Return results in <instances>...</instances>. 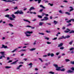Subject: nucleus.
<instances>
[{"instance_id":"1","label":"nucleus","mask_w":74,"mask_h":74,"mask_svg":"<svg viewBox=\"0 0 74 74\" xmlns=\"http://www.w3.org/2000/svg\"><path fill=\"white\" fill-rule=\"evenodd\" d=\"M53 65L56 68V70H57V71H59L60 70L61 71H65V69L64 68L62 69H60L61 68L63 67V66H62L61 67H58V66L57 64H54Z\"/></svg>"},{"instance_id":"2","label":"nucleus","mask_w":74,"mask_h":74,"mask_svg":"<svg viewBox=\"0 0 74 74\" xmlns=\"http://www.w3.org/2000/svg\"><path fill=\"white\" fill-rule=\"evenodd\" d=\"M32 33H33V31L30 32L27 31L25 32V34H26V36L27 37H29V36H31V35H28L27 34H32Z\"/></svg>"},{"instance_id":"3","label":"nucleus","mask_w":74,"mask_h":74,"mask_svg":"<svg viewBox=\"0 0 74 74\" xmlns=\"http://www.w3.org/2000/svg\"><path fill=\"white\" fill-rule=\"evenodd\" d=\"M5 17H7V18H9V19H10L11 21H15V19H13L11 17H10V15L9 14H7L5 16Z\"/></svg>"},{"instance_id":"4","label":"nucleus","mask_w":74,"mask_h":74,"mask_svg":"<svg viewBox=\"0 0 74 74\" xmlns=\"http://www.w3.org/2000/svg\"><path fill=\"white\" fill-rule=\"evenodd\" d=\"M49 18L48 17H47L45 16L44 18L42 19L41 20V21H47V20H48Z\"/></svg>"},{"instance_id":"5","label":"nucleus","mask_w":74,"mask_h":74,"mask_svg":"<svg viewBox=\"0 0 74 74\" xmlns=\"http://www.w3.org/2000/svg\"><path fill=\"white\" fill-rule=\"evenodd\" d=\"M1 1H5V2H12L13 1H18L17 0H12V1L11 0H1Z\"/></svg>"},{"instance_id":"6","label":"nucleus","mask_w":74,"mask_h":74,"mask_svg":"<svg viewBox=\"0 0 74 74\" xmlns=\"http://www.w3.org/2000/svg\"><path fill=\"white\" fill-rule=\"evenodd\" d=\"M1 48H5V49H6V48H7V46H5L4 45H2V47H1Z\"/></svg>"},{"instance_id":"7","label":"nucleus","mask_w":74,"mask_h":74,"mask_svg":"<svg viewBox=\"0 0 74 74\" xmlns=\"http://www.w3.org/2000/svg\"><path fill=\"white\" fill-rule=\"evenodd\" d=\"M22 66H23V65H19V66H18L17 67L16 69L19 70V69H20V68H21V67H22Z\"/></svg>"},{"instance_id":"8","label":"nucleus","mask_w":74,"mask_h":74,"mask_svg":"<svg viewBox=\"0 0 74 74\" xmlns=\"http://www.w3.org/2000/svg\"><path fill=\"white\" fill-rule=\"evenodd\" d=\"M18 61H19V60H16V61L12 63H11V64H16V63H17V62H18Z\"/></svg>"},{"instance_id":"9","label":"nucleus","mask_w":74,"mask_h":74,"mask_svg":"<svg viewBox=\"0 0 74 74\" xmlns=\"http://www.w3.org/2000/svg\"><path fill=\"white\" fill-rule=\"evenodd\" d=\"M62 45H63V43H61L58 45V47H62Z\"/></svg>"},{"instance_id":"10","label":"nucleus","mask_w":74,"mask_h":74,"mask_svg":"<svg viewBox=\"0 0 74 74\" xmlns=\"http://www.w3.org/2000/svg\"><path fill=\"white\" fill-rule=\"evenodd\" d=\"M66 72L68 73H74V71H71V70H68Z\"/></svg>"},{"instance_id":"11","label":"nucleus","mask_w":74,"mask_h":74,"mask_svg":"<svg viewBox=\"0 0 74 74\" xmlns=\"http://www.w3.org/2000/svg\"><path fill=\"white\" fill-rule=\"evenodd\" d=\"M18 13L19 14H23L24 13L22 10L18 11Z\"/></svg>"},{"instance_id":"12","label":"nucleus","mask_w":74,"mask_h":74,"mask_svg":"<svg viewBox=\"0 0 74 74\" xmlns=\"http://www.w3.org/2000/svg\"><path fill=\"white\" fill-rule=\"evenodd\" d=\"M66 30H66L64 31L65 33H69V32L70 31V29H66Z\"/></svg>"},{"instance_id":"13","label":"nucleus","mask_w":74,"mask_h":74,"mask_svg":"<svg viewBox=\"0 0 74 74\" xmlns=\"http://www.w3.org/2000/svg\"><path fill=\"white\" fill-rule=\"evenodd\" d=\"M43 24H44L43 22H40L39 23V26H42Z\"/></svg>"},{"instance_id":"14","label":"nucleus","mask_w":74,"mask_h":74,"mask_svg":"<svg viewBox=\"0 0 74 74\" xmlns=\"http://www.w3.org/2000/svg\"><path fill=\"white\" fill-rule=\"evenodd\" d=\"M63 38H64V39H66V37H64V36H62L60 38H59V39H63Z\"/></svg>"},{"instance_id":"15","label":"nucleus","mask_w":74,"mask_h":74,"mask_svg":"<svg viewBox=\"0 0 74 74\" xmlns=\"http://www.w3.org/2000/svg\"><path fill=\"white\" fill-rule=\"evenodd\" d=\"M35 8H34V7H31L30 8V9H29V11H32V10H35Z\"/></svg>"},{"instance_id":"16","label":"nucleus","mask_w":74,"mask_h":74,"mask_svg":"<svg viewBox=\"0 0 74 74\" xmlns=\"http://www.w3.org/2000/svg\"><path fill=\"white\" fill-rule=\"evenodd\" d=\"M70 8H71V9L69 11V12H71V11H73V10H74V9L73 8V7H70Z\"/></svg>"},{"instance_id":"17","label":"nucleus","mask_w":74,"mask_h":74,"mask_svg":"<svg viewBox=\"0 0 74 74\" xmlns=\"http://www.w3.org/2000/svg\"><path fill=\"white\" fill-rule=\"evenodd\" d=\"M11 16L13 18V19H15V18L16 17L14 15V14H12L11 15Z\"/></svg>"},{"instance_id":"18","label":"nucleus","mask_w":74,"mask_h":74,"mask_svg":"<svg viewBox=\"0 0 74 74\" xmlns=\"http://www.w3.org/2000/svg\"><path fill=\"white\" fill-rule=\"evenodd\" d=\"M40 7H41V8H43V9H45V7L43 6L42 5H40Z\"/></svg>"},{"instance_id":"19","label":"nucleus","mask_w":74,"mask_h":74,"mask_svg":"<svg viewBox=\"0 0 74 74\" xmlns=\"http://www.w3.org/2000/svg\"><path fill=\"white\" fill-rule=\"evenodd\" d=\"M28 66H30V67H32V65H33V64L32 63H30L29 64H28Z\"/></svg>"},{"instance_id":"20","label":"nucleus","mask_w":74,"mask_h":74,"mask_svg":"<svg viewBox=\"0 0 74 74\" xmlns=\"http://www.w3.org/2000/svg\"><path fill=\"white\" fill-rule=\"evenodd\" d=\"M53 23H54V25H56L57 23H58V21H54Z\"/></svg>"},{"instance_id":"21","label":"nucleus","mask_w":74,"mask_h":74,"mask_svg":"<svg viewBox=\"0 0 74 74\" xmlns=\"http://www.w3.org/2000/svg\"><path fill=\"white\" fill-rule=\"evenodd\" d=\"M23 21H25V22H28L29 23H30V21H28L27 20H26L24 19Z\"/></svg>"},{"instance_id":"22","label":"nucleus","mask_w":74,"mask_h":74,"mask_svg":"<svg viewBox=\"0 0 74 74\" xmlns=\"http://www.w3.org/2000/svg\"><path fill=\"white\" fill-rule=\"evenodd\" d=\"M65 14H68V15H71V14H70V13L67 12H65Z\"/></svg>"},{"instance_id":"23","label":"nucleus","mask_w":74,"mask_h":74,"mask_svg":"<svg viewBox=\"0 0 74 74\" xmlns=\"http://www.w3.org/2000/svg\"><path fill=\"white\" fill-rule=\"evenodd\" d=\"M18 48H16L13 51H11V52H15L16 50H17Z\"/></svg>"},{"instance_id":"24","label":"nucleus","mask_w":74,"mask_h":74,"mask_svg":"<svg viewBox=\"0 0 74 74\" xmlns=\"http://www.w3.org/2000/svg\"><path fill=\"white\" fill-rule=\"evenodd\" d=\"M69 33H70V34L74 33V31L73 30L71 31V32H69Z\"/></svg>"},{"instance_id":"25","label":"nucleus","mask_w":74,"mask_h":74,"mask_svg":"<svg viewBox=\"0 0 74 74\" xmlns=\"http://www.w3.org/2000/svg\"><path fill=\"white\" fill-rule=\"evenodd\" d=\"M36 48H32L31 49H30L29 50V51H34V50H35Z\"/></svg>"},{"instance_id":"26","label":"nucleus","mask_w":74,"mask_h":74,"mask_svg":"<svg viewBox=\"0 0 74 74\" xmlns=\"http://www.w3.org/2000/svg\"><path fill=\"white\" fill-rule=\"evenodd\" d=\"M11 68V66H6L5 67L6 69H10Z\"/></svg>"},{"instance_id":"27","label":"nucleus","mask_w":74,"mask_h":74,"mask_svg":"<svg viewBox=\"0 0 74 74\" xmlns=\"http://www.w3.org/2000/svg\"><path fill=\"white\" fill-rule=\"evenodd\" d=\"M38 17L39 18H42V16H40V15L38 16Z\"/></svg>"},{"instance_id":"28","label":"nucleus","mask_w":74,"mask_h":74,"mask_svg":"<svg viewBox=\"0 0 74 74\" xmlns=\"http://www.w3.org/2000/svg\"><path fill=\"white\" fill-rule=\"evenodd\" d=\"M9 25L10 26V27H13V26H14L11 23H9Z\"/></svg>"},{"instance_id":"29","label":"nucleus","mask_w":74,"mask_h":74,"mask_svg":"<svg viewBox=\"0 0 74 74\" xmlns=\"http://www.w3.org/2000/svg\"><path fill=\"white\" fill-rule=\"evenodd\" d=\"M49 74H55V73L52 71H50L49 73Z\"/></svg>"},{"instance_id":"30","label":"nucleus","mask_w":74,"mask_h":74,"mask_svg":"<svg viewBox=\"0 0 74 74\" xmlns=\"http://www.w3.org/2000/svg\"><path fill=\"white\" fill-rule=\"evenodd\" d=\"M70 36L69 35H67L65 36L66 38H70Z\"/></svg>"},{"instance_id":"31","label":"nucleus","mask_w":74,"mask_h":74,"mask_svg":"<svg viewBox=\"0 0 74 74\" xmlns=\"http://www.w3.org/2000/svg\"><path fill=\"white\" fill-rule=\"evenodd\" d=\"M19 14V10H18L17 12H14V14Z\"/></svg>"},{"instance_id":"32","label":"nucleus","mask_w":74,"mask_h":74,"mask_svg":"<svg viewBox=\"0 0 74 74\" xmlns=\"http://www.w3.org/2000/svg\"><path fill=\"white\" fill-rule=\"evenodd\" d=\"M44 37L45 38V39L47 40H49V38H47V37L46 36H44Z\"/></svg>"},{"instance_id":"33","label":"nucleus","mask_w":74,"mask_h":74,"mask_svg":"<svg viewBox=\"0 0 74 74\" xmlns=\"http://www.w3.org/2000/svg\"><path fill=\"white\" fill-rule=\"evenodd\" d=\"M0 53H1V55H4V52H0Z\"/></svg>"},{"instance_id":"34","label":"nucleus","mask_w":74,"mask_h":74,"mask_svg":"<svg viewBox=\"0 0 74 74\" xmlns=\"http://www.w3.org/2000/svg\"><path fill=\"white\" fill-rule=\"evenodd\" d=\"M50 56L51 57H53V56H54V54L53 53H51V54H50Z\"/></svg>"},{"instance_id":"35","label":"nucleus","mask_w":74,"mask_h":74,"mask_svg":"<svg viewBox=\"0 0 74 74\" xmlns=\"http://www.w3.org/2000/svg\"><path fill=\"white\" fill-rule=\"evenodd\" d=\"M65 60L66 62H69L70 61V60L69 59H66Z\"/></svg>"},{"instance_id":"36","label":"nucleus","mask_w":74,"mask_h":74,"mask_svg":"<svg viewBox=\"0 0 74 74\" xmlns=\"http://www.w3.org/2000/svg\"><path fill=\"white\" fill-rule=\"evenodd\" d=\"M71 24L69 23L68 24V25H67V27H69V26H71Z\"/></svg>"},{"instance_id":"37","label":"nucleus","mask_w":74,"mask_h":74,"mask_svg":"<svg viewBox=\"0 0 74 74\" xmlns=\"http://www.w3.org/2000/svg\"><path fill=\"white\" fill-rule=\"evenodd\" d=\"M39 34L41 35H44V34L42 33H39Z\"/></svg>"},{"instance_id":"38","label":"nucleus","mask_w":74,"mask_h":74,"mask_svg":"<svg viewBox=\"0 0 74 74\" xmlns=\"http://www.w3.org/2000/svg\"><path fill=\"white\" fill-rule=\"evenodd\" d=\"M38 59L41 61V62H43V61H42V59L41 58H39Z\"/></svg>"},{"instance_id":"39","label":"nucleus","mask_w":74,"mask_h":74,"mask_svg":"<svg viewBox=\"0 0 74 74\" xmlns=\"http://www.w3.org/2000/svg\"><path fill=\"white\" fill-rule=\"evenodd\" d=\"M71 64H74V61H71L70 62Z\"/></svg>"},{"instance_id":"40","label":"nucleus","mask_w":74,"mask_h":74,"mask_svg":"<svg viewBox=\"0 0 74 74\" xmlns=\"http://www.w3.org/2000/svg\"><path fill=\"white\" fill-rule=\"evenodd\" d=\"M64 49V47H61L60 48V49H62L63 50Z\"/></svg>"},{"instance_id":"41","label":"nucleus","mask_w":74,"mask_h":74,"mask_svg":"<svg viewBox=\"0 0 74 74\" xmlns=\"http://www.w3.org/2000/svg\"><path fill=\"white\" fill-rule=\"evenodd\" d=\"M43 11V9H40V10L39 11H40V12H42Z\"/></svg>"},{"instance_id":"42","label":"nucleus","mask_w":74,"mask_h":74,"mask_svg":"<svg viewBox=\"0 0 74 74\" xmlns=\"http://www.w3.org/2000/svg\"><path fill=\"white\" fill-rule=\"evenodd\" d=\"M63 2H64V3H68V1L66 0L63 1Z\"/></svg>"},{"instance_id":"43","label":"nucleus","mask_w":74,"mask_h":74,"mask_svg":"<svg viewBox=\"0 0 74 74\" xmlns=\"http://www.w3.org/2000/svg\"><path fill=\"white\" fill-rule=\"evenodd\" d=\"M73 42V41H71L69 43V44H70V45H72Z\"/></svg>"},{"instance_id":"44","label":"nucleus","mask_w":74,"mask_h":74,"mask_svg":"<svg viewBox=\"0 0 74 74\" xmlns=\"http://www.w3.org/2000/svg\"><path fill=\"white\" fill-rule=\"evenodd\" d=\"M37 42V41L35 40V41L33 43L34 45H36V42Z\"/></svg>"},{"instance_id":"45","label":"nucleus","mask_w":74,"mask_h":74,"mask_svg":"<svg viewBox=\"0 0 74 74\" xmlns=\"http://www.w3.org/2000/svg\"><path fill=\"white\" fill-rule=\"evenodd\" d=\"M14 10H18V7L16 6L14 8Z\"/></svg>"},{"instance_id":"46","label":"nucleus","mask_w":74,"mask_h":74,"mask_svg":"<svg viewBox=\"0 0 74 74\" xmlns=\"http://www.w3.org/2000/svg\"><path fill=\"white\" fill-rule=\"evenodd\" d=\"M71 22V20H70L66 21V22L67 23H70Z\"/></svg>"},{"instance_id":"47","label":"nucleus","mask_w":74,"mask_h":74,"mask_svg":"<svg viewBox=\"0 0 74 74\" xmlns=\"http://www.w3.org/2000/svg\"><path fill=\"white\" fill-rule=\"evenodd\" d=\"M49 5H50L51 6H53V4H51V3H49Z\"/></svg>"},{"instance_id":"48","label":"nucleus","mask_w":74,"mask_h":74,"mask_svg":"<svg viewBox=\"0 0 74 74\" xmlns=\"http://www.w3.org/2000/svg\"><path fill=\"white\" fill-rule=\"evenodd\" d=\"M9 11V9H7L5 10H4V11Z\"/></svg>"},{"instance_id":"49","label":"nucleus","mask_w":74,"mask_h":74,"mask_svg":"<svg viewBox=\"0 0 74 74\" xmlns=\"http://www.w3.org/2000/svg\"><path fill=\"white\" fill-rule=\"evenodd\" d=\"M41 0H38V3L39 4H40V3H41Z\"/></svg>"},{"instance_id":"50","label":"nucleus","mask_w":74,"mask_h":74,"mask_svg":"<svg viewBox=\"0 0 74 74\" xmlns=\"http://www.w3.org/2000/svg\"><path fill=\"white\" fill-rule=\"evenodd\" d=\"M57 39V37L55 38H54L52 39L53 40H55Z\"/></svg>"},{"instance_id":"51","label":"nucleus","mask_w":74,"mask_h":74,"mask_svg":"<svg viewBox=\"0 0 74 74\" xmlns=\"http://www.w3.org/2000/svg\"><path fill=\"white\" fill-rule=\"evenodd\" d=\"M59 12L60 13H61V14H63L62 13V10H60L59 11Z\"/></svg>"},{"instance_id":"52","label":"nucleus","mask_w":74,"mask_h":74,"mask_svg":"<svg viewBox=\"0 0 74 74\" xmlns=\"http://www.w3.org/2000/svg\"><path fill=\"white\" fill-rule=\"evenodd\" d=\"M65 29H66V27H63L62 28V30H64Z\"/></svg>"},{"instance_id":"53","label":"nucleus","mask_w":74,"mask_h":74,"mask_svg":"<svg viewBox=\"0 0 74 74\" xmlns=\"http://www.w3.org/2000/svg\"><path fill=\"white\" fill-rule=\"evenodd\" d=\"M71 70H73V71H74V67H72L71 68Z\"/></svg>"},{"instance_id":"54","label":"nucleus","mask_w":74,"mask_h":74,"mask_svg":"<svg viewBox=\"0 0 74 74\" xmlns=\"http://www.w3.org/2000/svg\"><path fill=\"white\" fill-rule=\"evenodd\" d=\"M47 44H51V42H47Z\"/></svg>"},{"instance_id":"55","label":"nucleus","mask_w":74,"mask_h":74,"mask_svg":"<svg viewBox=\"0 0 74 74\" xmlns=\"http://www.w3.org/2000/svg\"><path fill=\"white\" fill-rule=\"evenodd\" d=\"M36 20H37V19H36V18H35L34 20H32V21H36Z\"/></svg>"},{"instance_id":"56","label":"nucleus","mask_w":74,"mask_h":74,"mask_svg":"<svg viewBox=\"0 0 74 74\" xmlns=\"http://www.w3.org/2000/svg\"><path fill=\"white\" fill-rule=\"evenodd\" d=\"M46 23V24H47L48 25H51V24L49 23Z\"/></svg>"},{"instance_id":"57","label":"nucleus","mask_w":74,"mask_h":74,"mask_svg":"<svg viewBox=\"0 0 74 74\" xmlns=\"http://www.w3.org/2000/svg\"><path fill=\"white\" fill-rule=\"evenodd\" d=\"M26 27H32V26L30 25H27L26 26Z\"/></svg>"},{"instance_id":"58","label":"nucleus","mask_w":74,"mask_h":74,"mask_svg":"<svg viewBox=\"0 0 74 74\" xmlns=\"http://www.w3.org/2000/svg\"><path fill=\"white\" fill-rule=\"evenodd\" d=\"M50 55H51V53H49L48 54L47 56H50Z\"/></svg>"},{"instance_id":"59","label":"nucleus","mask_w":74,"mask_h":74,"mask_svg":"<svg viewBox=\"0 0 74 74\" xmlns=\"http://www.w3.org/2000/svg\"><path fill=\"white\" fill-rule=\"evenodd\" d=\"M7 60H10V57H7Z\"/></svg>"},{"instance_id":"60","label":"nucleus","mask_w":74,"mask_h":74,"mask_svg":"<svg viewBox=\"0 0 74 74\" xmlns=\"http://www.w3.org/2000/svg\"><path fill=\"white\" fill-rule=\"evenodd\" d=\"M45 15L46 16H49V15L48 14H45Z\"/></svg>"},{"instance_id":"61","label":"nucleus","mask_w":74,"mask_h":74,"mask_svg":"<svg viewBox=\"0 0 74 74\" xmlns=\"http://www.w3.org/2000/svg\"><path fill=\"white\" fill-rule=\"evenodd\" d=\"M59 53H57L56 54V55H57V56L59 55Z\"/></svg>"},{"instance_id":"62","label":"nucleus","mask_w":74,"mask_h":74,"mask_svg":"<svg viewBox=\"0 0 74 74\" xmlns=\"http://www.w3.org/2000/svg\"><path fill=\"white\" fill-rule=\"evenodd\" d=\"M12 62V61L10 60L8 62V63H10V62Z\"/></svg>"},{"instance_id":"63","label":"nucleus","mask_w":74,"mask_h":74,"mask_svg":"<svg viewBox=\"0 0 74 74\" xmlns=\"http://www.w3.org/2000/svg\"><path fill=\"white\" fill-rule=\"evenodd\" d=\"M71 53H74V51H72L71 52Z\"/></svg>"},{"instance_id":"64","label":"nucleus","mask_w":74,"mask_h":74,"mask_svg":"<svg viewBox=\"0 0 74 74\" xmlns=\"http://www.w3.org/2000/svg\"><path fill=\"white\" fill-rule=\"evenodd\" d=\"M71 21H74V19H71Z\"/></svg>"}]
</instances>
